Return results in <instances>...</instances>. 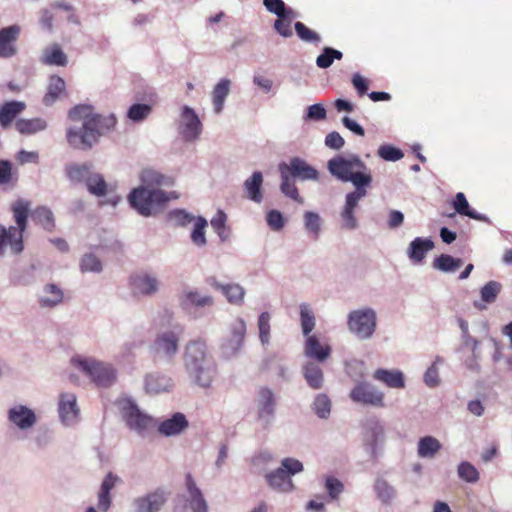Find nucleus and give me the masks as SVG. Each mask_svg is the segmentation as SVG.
Instances as JSON below:
<instances>
[{
  "instance_id": "39448f33",
  "label": "nucleus",
  "mask_w": 512,
  "mask_h": 512,
  "mask_svg": "<svg viewBox=\"0 0 512 512\" xmlns=\"http://www.w3.org/2000/svg\"><path fill=\"white\" fill-rule=\"evenodd\" d=\"M116 405L127 428L140 437H145L156 426V420L142 411L133 397L122 396Z\"/></svg>"
},
{
  "instance_id": "c9c22d12",
  "label": "nucleus",
  "mask_w": 512,
  "mask_h": 512,
  "mask_svg": "<svg viewBox=\"0 0 512 512\" xmlns=\"http://www.w3.org/2000/svg\"><path fill=\"white\" fill-rule=\"evenodd\" d=\"M26 108L22 101H8L0 105V125L3 128L10 126L12 121L21 114Z\"/></svg>"
},
{
  "instance_id": "13d9d810",
  "label": "nucleus",
  "mask_w": 512,
  "mask_h": 512,
  "mask_svg": "<svg viewBox=\"0 0 512 512\" xmlns=\"http://www.w3.org/2000/svg\"><path fill=\"white\" fill-rule=\"evenodd\" d=\"M457 474L461 480L470 484L476 483L480 478L477 468L468 461H462L459 463L457 467Z\"/></svg>"
},
{
  "instance_id": "0e129e2a",
  "label": "nucleus",
  "mask_w": 512,
  "mask_h": 512,
  "mask_svg": "<svg viewBox=\"0 0 512 512\" xmlns=\"http://www.w3.org/2000/svg\"><path fill=\"white\" fill-rule=\"evenodd\" d=\"M263 5L270 12L280 19H286L292 13L282 0H263Z\"/></svg>"
},
{
  "instance_id": "ea45409f",
  "label": "nucleus",
  "mask_w": 512,
  "mask_h": 512,
  "mask_svg": "<svg viewBox=\"0 0 512 512\" xmlns=\"http://www.w3.org/2000/svg\"><path fill=\"white\" fill-rule=\"evenodd\" d=\"M65 87L66 84L62 77L58 75H52L49 78L47 92L43 97L44 105H53L59 99L60 95L65 91Z\"/></svg>"
},
{
  "instance_id": "4be33fe9",
  "label": "nucleus",
  "mask_w": 512,
  "mask_h": 512,
  "mask_svg": "<svg viewBox=\"0 0 512 512\" xmlns=\"http://www.w3.org/2000/svg\"><path fill=\"white\" fill-rule=\"evenodd\" d=\"M189 379L201 388H209L216 375L215 361L185 369Z\"/></svg>"
},
{
  "instance_id": "a19ab883",
  "label": "nucleus",
  "mask_w": 512,
  "mask_h": 512,
  "mask_svg": "<svg viewBox=\"0 0 512 512\" xmlns=\"http://www.w3.org/2000/svg\"><path fill=\"white\" fill-rule=\"evenodd\" d=\"M15 127L21 134L32 135L44 131L47 128V122L43 118H20L16 120Z\"/></svg>"
},
{
  "instance_id": "774afa93",
  "label": "nucleus",
  "mask_w": 512,
  "mask_h": 512,
  "mask_svg": "<svg viewBox=\"0 0 512 512\" xmlns=\"http://www.w3.org/2000/svg\"><path fill=\"white\" fill-rule=\"evenodd\" d=\"M295 31L297 36L304 42L319 43L321 38L318 33L306 27L302 22H296Z\"/></svg>"
},
{
  "instance_id": "5fc2aeb1",
  "label": "nucleus",
  "mask_w": 512,
  "mask_h": 512,
  "mask_svg": "<svg viewBox=\"0 0 512 512\" xmlns=\"http://www.w3.org/2000/svg\"><path fill=\"white\" fill-rule=\"evenodd\" d=\"M32 218L47 231H51L55 227L53 212L45 206L36 208L32 213Z\"/></svg>"
},
{
  "instance_id": "a18cd8bd",
  "label": "nucleus",
  "mask_w": 512,
  "mask_h": 512,
  "mask_svg": "<svg viewBox=\"0 0 512 512\" xmlns=\"http://www.w3.org/2000/svg\"><path fill=\"white\" fill-rule=\"evenodd\" d=\"M463 264L460 258L448 254H441L433 260V268L444 273H453Z\"/></svg>"
},
{
  "instance_id": "7ed1b4c3",
  "label": "nucleus",
  "mask_w": 512,
  "mask_h": 512,
  "mask_svg": "<svg viewBox=\"0 0 512 512\" xmlns=\"http://www.w3.org/2000/svg\"><path fill=\"white\" fill-rule=\"evenodd\" d=\"M29 210L30 202L24 199H18L11 205L16 226L0 224V256H4L7 250L13 255L23 251V233L27 228Z\"/></svg>"
},
{
  "instance_id": "6e6d98bb",
  "label": "nucleus",
  "mask_w": 512,
  "mask_h": 512,
  "mask_svg": "<svg viewBox=\"0 0 512 512\" xmlns=\"http://www.w3.org/2000/svg\"><path fill=\"white\" fill-rule=\"evenodd\" d=\"M207 225V220L202 216H198L194 222V227L191 232L190 238L192 243L197 247H204L207 244V239L205 235V229Z\"/></svg>"
},
{
  "instance_id": "b1692460",
  "label": "nucleus",
  "mask_w": 512,
  "mask_h": 512,
  "mask_svg": "<svg viewBox=\"0 0 512 512\" xmlns=\"http://www.w3.org/2000/svg\"><path fill=\"white\" fill-rule=\"evenodd\" d=\"M37 301L42 309H54L63 303L64 291L55 283H47L38 293Z\"/></svg>"
},
{
  "instance_id": "de8ad7c7",
  "label": "nucleus",
  "mask_w": 512,
  "mask_h": 512,
  "mask_svg": "<svg viewBox=\"0 0 512 512\" xmlns=\"http://www.w3.org/2000/svg\"><path fill=\"white\" fill-rule=\"evenodd\" d=\"M117 119L114 114L101 115L94 113L93 128L99 133V139L107 132L113 130L116 126Z\"/></svg>"
},
{
  "instance_id": "7c9ffc66",
  "label": "nucleus",
  "mask_w": 512,
  "mask_h": 512,
  "mask_svg": "<svg viewBox=\"0 0 512 512\" xmlns=\"http://www.w3.org/2000/svg\"><path fill=\"white\" fill-rule=\"evenodd\" d=\"M208 283L222 292V294L226 297L227 301L234 305H241L243 303V299L245 296V289L243 286L237 283H227L222 284L218 282L215 278H210Z\"/></svg>"
},
{
  "instance_id": "423d86ee",
  "label": "nucleus",
  "mask_w": 512,
  "mask_h": 512,
  "mask_svg": "<svg viewBox=\"0 0 512 512\" xmlns=\"http://www.w3.org/2000/svg\"><path fill=\"white\" fill-rule=\"evenodd\" d=\"M304 470L303 463L296 458L286 457L280 462V466L267 473L265 479L269 487L279 493H290L294 491L292 476Z\"/></svg>"
},
{
  "instance_id": "864d4df0",
  "label": "nucleus",
  "mask_w": 512,
  "mask_h": 512,
  "mask_svg": "<svg viewBox=\"0 0 512 512\" xmlns=\"http://www.w3.org/2000/svg\"><path fill=\"white\" fill-rule=\"evenodd\" d=\"M279 173L281 177L280 191L282 194L298 203H303V198L300 196L293 179L288 177L284 171H279Z\"/></svg>"
},
{
  "instance_id": "4d7b16f0",
  "label": "nucleus",
  "mask_w": 512,
  "mask_h": 512,
  "mask_svg": "<svg viewBox=\"0 0 512 512\" xmlns=\"http://www.w3.org/2000/svg\"><path fill=\"white\" fill-rule=\"evenodd\" d=\"M343 53L332 47H324L322 53L316 58V65L321 69L329 68L334 60H341Z\"/></svg>"
},
{
  "instance_id": "393cba45",
  "label": "nucleus",
  "mask_w": 512,
  "mask_h": 512,
  "mask_svg": "<svg viewBox=\"0 0 512 512\" xmlns=\"http://www.w3.org/2000/svg\"><path fill=\"white\" fill-rule=\"evenodd\" d=\"M173 387L172 378L164 374L153 372L144 378V390L149 395L170 392Z\"/></svg>"
},
{
  "instance_id": "20e7f679",
  "label": "nucleus",
  "mask_w": 512,
  "mask_h": 512,
  "mask_svg": "<svg viewBox=\"0 0 512 512\" xmlns=\"http://www.w3.org/2000/svg\"><path fill=\"white\" fill-rule=\"evenodd\" d=\"M71 364L98 387L108 388L117 381L118 371L111 363L94 357L75 355L71 358Z\"/></svg>"
},
{
  "instance_id": "4c0bfd02",
  "label": "nucleus",
  "mask_w": 512,
  "mask_h": 512,
  "mask_svg": "<svg viewBox=\"0 0 512 512\" xmlns=\"http://www.w3.org/2000/svg\"><path fill=\"white\" fill-rule=\"evenodd\" d=\"M85 185L88 192L96 197L107 196L112 191V187L105 181L104 176L95 171L91 173Z\"/></svg>"
},
{
  "instance_id": "09e8293b",
  "label": "nucleus",
  "mask_w": 512,
  "mask_h": 512,
  "mask_svg": "<svg viewBox=\"0 0 512 512\" xmlns=\"http://www.w3.org/2000/svg\"><path fill=\"white\" fill-rule=\"evenodd\" d=\"M53 431L49 428L38 429L30 439V446L33 450L46 449L53 441Z\"/></svg>"
},
{
  "instance_id": "ddd939ff",
  "label": "nucleus",
  "mask_w": 512,
  "mask_h": 512,
  "mask_svg": "<svg viewBox=\"0 0 512 512\" xmlns=\"http://www.w3.org/2000/svg\"><path fill=\"white\" fill-rule=\"evenodd\" d=\"M186 488L188 495L178 496L174 512H208L206 500L190 474L186 476Z\"/></svg>"
},
{
  "instance_id": "aec40b11",
  "label": "nucleus",
  "mask_w": 512,
  "mask_h": 512,
  "mask_svg": "<svg viewBox=\"0 0 512 512\" xmlns=\"http://www.w3.org/2000/svg\"><path fill=\"white\" fill-rule=\"evenodd\" d=\"M168 499V493L163 488H157L133 500L134 512H159Z\"/></svg>"
},
{
  "instance_id": "5701e85b",
  "label": "nucleus",
  "mask_w": 512,
  "mask_h": 512,
  "mask_svg": "<svg viewBox=\"0 0 512 512\" xmlns=\"http://www.w3.org/2000/svg\"><path fill=\"white\" fill-rule=\"evenodd\" d=\"M21 33V27L13 24L0 29V58L8 59L16 55V41Z\"/></svg>"
},
{
  "instance_id": "c85d7f7f",
  "label": "nucleus",
  "mask_w": 512,
  "mask_h": 512,
  "mask_svg": "<svg viewBox=\"0 0 512 512\" xmlns=\"http://www.w3.org/2000/svg\"><path fill=\"white\" fill-rule=\"evenodd\" d=\"M303 354L306 358L316 360L318 363L326 361L331 354L329 345H321L319 339L315 335L306 337Z\"/></svg>"
},
{
  "instance_id": "a878e982",
  "label": "nucleus",
  "mask_w": 512,
  "mask_h": 512,
  "mask_svg": "<svg viewBox=\"0 0 512 512\" xmlns=\"http://www.w3.org/2000/svg\"><path fill=\"white\" fill-rule=\"evenodd\" d=\"M189 426L186 416L181 412L174 413L170 418L163 420L157 426L158 432L166 437L178 436Z\"/></svg>"
},
{
  "instance_id": "58836bf2",
  "label": "nucleus",
  "mask_w": 512,
  "mask_h": 512,
  "mask_svg": "<svg viewBox=\"0 0 512 512\" xmlns=\"http://www.w3.org/2000/svg\"><path fill=\"white\" fill-rule=\"evenodd\" d=\"M231 81L227 78H222L214 86L212 91V102L215 114H220L223 111L224 103L230 92Z\"/></svg>"
},
{
  "instance_id": "603ef678",
  "label": "nucleus",
  "mask_w": 512,
  "mask_h": 512,
  "mask_svg": "<svg viewBox=\"0 0 512 512\" xmlns=\"http://www.w3.org/2000/svg\"><path fill=\"white\" fill-rule=\"evenodd\" d=\"M331 400L327 394L319 393L314 397L311 408L320 419H328L331 413Z\"/></svg>"
},
{
  "instance_id": "37998d69",
  "label": "nucleus",
  "mask_w": 512,
  "mask_h": 512,
  "mask_svg": "<svg viewBox=\"0 0 512 512\" xmlns=\"http://www.w3.org/2000/svg\"><path fill=\"white\" fill-rule=\"evenodd\" d=\"M303 225L305 231L314 239H318L323 225V219L314 211H305L303 214Z\"/></svg>"
},
{
  "instance_id": "49530a36",
  "label": "nucleus",
  "mask_w": 512,
  "mask_h": 512,
  "mask_svg": "<svg viewBox=\"0 0 512 512\" xmlns=\"http://www.w3.org/2000/svg\"><path fill=\"white\" fill-rule=\"evenodd\" d=\"M300 310V323L301 329L304 336H310L316 325V318L310 305L307 303H301L299 305Z\"/></svg>"
},
{
  "instance_id": "f8f14e48",
  "label": "nucleus",
  "mask_w": 512,
  "mask_h": 512,
  "mask_svg": "<svg viewBox=\"0 0 512 512\" xmlns=\"http://www.w3.org/2000/svg\"><path fill=\"white\" fill-rule=\"evenodd\" d=\"M352 402L363 406L382 408L385 406V394L374 384L366 380H358L349 392Z\"/></svg>"
},
{
  "instance_id": "72a5a7b5",
  "label": "nucleus",
  "mask_w": 512,
  "mask_h": 512,
  "mask_svg": "<svg viewBox=\"0 0 512 512\" xmlns=\"http://www.w3.org/2000/svg\"><path fill=\"white\" fill-rule=\"evenodd\" d=\"M214 300L208 294L200 293L198 290H189L182 294L180 298V305L186 311H191L192 308H202L212 306Z\"/></svg>"
},
{
  "instance_id": "dca6fc26",
  "label": "nucleus",
  "mask_w": 512,
  "mask_h": 512,
  "mask_svg": "<svg viewBox=\"0 0 512 512\" xmlns=\"http://www.w3.org/2000/svg\"><path fill=\"white\" fill-rule=\"evenodd\" d=\"M278 170L284 171L285 174L292 179H299L301 181H317L319 178L317 169L300 157H292L289 163H280Z\"/></svg>"
},
{
  "instance_id": "680f3d73",
  "label": "nucleus",
  "mask_w": 512,
  "mask_h": 512,
  "mask_svg": "<svg viewBox=\"0 0 512 512\" xmlns=\"http://www.w3.org/2000/svg\"><path fill=\"white\" fill-rule=\"evenodd\" d=\"M80 269L83 273H100L103 270L102 262L93 253H86L80 260Z\"/></svg>"
},
{
  "instance_id": "338daca9",
  "label": "nucleus",
  "mask_w": 512,
  "mask_h": 512,
  "mask_svg": "<svg viewBox=\"0 0 512 512\" xmlns=\"http://www.w3.org/2000/svg\"><path fill=\"white\" fill-rule=\"evenodd\" d=\"M378 156L385 161L396 162L404 157L401 149L390 144L381 145L378 148Z\"/></svg>"
},
{
  "instance_id": "0eeeda50",
  "label": "nucleus",
  "mask_w": 512,
  "mask_h": 512,
  "mask_svg": "<svg viewBox=\"0 0 512 512\" xmlns=\"http://www.w3.org/2000/svg\"><path fill=\"white\" fill-rule=\"evenodd\" d=\"M347 328L358 340L371 339L377 328V312L364 306L352 310L347 315Z\"/></svg>"
},
{
  "instance_id": "2f4dec72",
  "label": "nucleus",
  "mask_w": 512,
  "mask_h": 512,
  "mask_svg": "<svg viewBox=\"0 0 512 512\" xmlns=\"http://www.w3.org/2000/svg\"><path fill=\"white\" fill-rule=\"evenodd\" d=\"M263 174L261 171H254L250 177L243 182V190L248 200L260 204L263 201Z\"/></svg>"
},
{
  "instance_id": "cd10ccee",
  "label": "nucleus",
  "mask_w": 512,
  "mask_h": 512,
  "mask_svg": "<svg viewBox=\"0 0 512 512\" xmlns=\"http://www.w3.org/2000/svg\"><path fill=\"white\" fill-rule=\"evenodd\" d=\"M375 381H378L391 389H404L406 380L404 373L399 369L378 368L372 375Z\"/></svg>"
},
{
  "instance_id": "c03bdc74",
  "label": "nucleus",
  "mask_w": 512,
  "mask_h": 512,
  "mask_svg": "<svg viewBox=\"0 0 512 512\" xmlns=\"http://www.w3.org/2000/svg\"><path fill=\"white\" fill-rule=\"evenodd\" d=\"M94 111L91 105L79 104L72 107L68 111V119L71 123H85L90 122L93 124Z\"/></svg>"
},
{
  "instance_id": "473e14b6",
  "label": "nucleus",
  "mask_w": 512,
  "mask_h": 512,
  "mask_svg": "<svg viewBox=\"0 0 512 512\" xmlns=\"http://www.w3.org/2000/svg\"><path fill=\"white\" fill-rule=\"evenodd\" d=\"M301 372L309 388L320 390L324 387V373L318 363L307 361L302 365Z\"/></svg>"
},
{
  "instance_id": "412c9836",
  "label": "nucleus",
  "mask_w": 512,
  "mask_h": 512,
  "mask_svg": "<svg viewBox=\"0 0 512 512\" xmlns=\"http://www.w3.org/2000/svg\"><path fill=\"white\" fill-rule=\"evenodd\" d=\"M179 338L173 331H165L160 333L153 345L154 354L160 358L172 360L178 352Z\"/></svg>"
},
{
  "instance_id": "e433bc0d",
  "label": "nucleus",
  "mask_w": 512,
  "mask_h": 512,
  "mask_svg": "<svg viewBox=\"0 0 512 512\" xmlns=\"http://www.w3.org/2000/svg\"><path fill=\"white\" fill-rule=\"evenodd\" d=\"M66 176L68 180L73 184H80L87 182V179L90 177L93 172V166L91 163H71L68 164L65 168Z\"/></svg>"
},
{
  "instance_id": "1a4fd4ad",
  "label": "nucleus",
  "mask_w": 512,
  "mask_h": 512,
  "mask_svg": "<svg viewBox=\"0 0 512 512\" xmlns=\"http://www.w3.org/2000/svg\"><path fill=\"white\" fill-rule=\"evenodd\" d=\"M65 137L72 149L80 151L91 150L99 142V133L90 122L70 123L66 127Z\"/></svg>"
},
{
  "instance_id": "6ab92c4d",
  "label": "nucleus",
  "mask_w": 512,
  "mask_h": 512,
  "mask_svg": "<svg viewBox=\"0 0 512 512\" xmlns=\"http://www.w3.org/2000/svg\"><path fill=\"white\" fill-rule=\"evenodd\" d=\"M385 438L384 425L378 419H371L366 424L364 445L371 458H377Z\"/></svg>"
},
{
  "instance_id": "8fccbe9b",
  "label": "nucleus",
  "mask_w": 512,
  "mask_h": 512,
  "mask_svg": "<svg viewBox=\"0 0 512 512\" xmlns=\"http://www.w3.org/2000/svg\"><path fill=\"white\" fill-rule=\"evenodd\" d=\"M444 363L441 356H436L433 363L427 368L423 375V382L429 388H436L440 385L439 367Z\"/></svg>"
},
{
  "instance_id": "6e6552de",
  "label": "nucleus",
  "mask_w": 512,
  "mask_h": 512,
  "mask_svg": "<svg viewBox=\"0 0 512 512\" xmlns=\"http://www.w3.org/2000/svg\"><path fill=\"white\" fill-rule=\"evenodd\" d=\"M247 325L243 318H235L228 326L220 344V354L225 360L237 358L244 347Z\"/></svg>"
},
{
  "instance_id": "79ce46f5",
  "label": "nucleus",
  "mask_w": 512,
  "mask_h": 512,
  "mask_svg": "<svg viewBox=\"0 0 512 512\" xmlns=\"http://www.w3.org/2000/svg\"><path fill=\"white\" fill-rule=\"evenodd\" d=\"M441 443L433 436H425L419 439L417 453L421 458H433L441 449Z\"/></svg>"
},
{
  "instance_id": "f704fd0d",
  "label": "nucleus",
  "mask_w": 512,
  "mask_h": 512,
  "mask_svg": "<svg viewBox=\"0 0 512 512\" xmlns=\"http://www.w3.org/2000/svg\"><path fill=\"white\" fill-rule=\"evenodd\" d=\"M40 61L48 66L64 67L68 63V57L60 45L54 43L43 49Z\"/></svg>"
},
{
  "instance_id": "bb28decb",
  "label": "nucleus",
  "mask_w": 512,
  "mask_h": 512,
  "mask_svg": "<svg viewBox=\"0 0 512 512\" xmlns=\"http://www.w3.org/2000/svg\"><path fill=\"white\" fill-rule=\"evenodd\" d=\"M121 479L112 472H109L103 479L97 494V508L100 512H108L111 504V490L119 483Z\"/></svg>"
},
{
  "instance_id": "9d476101",
  "label": "nucleus",
  "mask_w": 512,
  "mask_h": 512,
  "mask_svg": "<svg viewBox=\"0 0 512 512\" xmlns=\"http://www.w3.org/2000/svg\"><path fill=\"white\" fill-rule=\"evenodd\" d=\"M256 420L262 429L268 430L276 416L277 397L269 387H260L255 400Z\"/></svg>"
},
{
  "instance_id": "bf43d9fd",
  "label": "nucleus",
  "mask_w": 512,
  "mask_h": 512,
  "mask_svg": "<svg viewBox=\"0 0 512 512\" xmlns=\"http://www.w3.org/2000/svg\"><path fill=\"white\" fill-rule=\"evenodd\" d=\"M196 218L184 209H174L168 213V220L176 227H186L195 222Z\"/></svg>"
},
{
  "instance_id": "e2e57ef3",
  "label": "nucleus",
  "mask_w": 512,
  "mask_h": 512,
  "mask_svg": "<svg viewBox=\"0 0 512 512\" xmlns=\"http://www.w3.org/2000/svg\"><path fill=\"white\" fill-rule=\"evenodd\" d=\"M501 284L497 281L487 282L480 290L481 301L484 303H493L501 291Z\"/></svg>"
},
{
  "instance_id": "f03ea898",
  "label": "nucleus",
  "mask_w": 512,
  "mask_h": 512,
  "mask_svg": "<svg viewBox=\"0 0 512 512\" xmlns=\"http://www.w3.org/2000/svg\"><path fill=\"white\" fill-rule=\"evenodd\" d=\"M140 179L142 186L134 188L128 195L130 206L138 214L150 217L160 212L165 204L178 196L175 192H166L161 189L149 188L153 186H171L172 179L154 169H144Z\"/></svg>"
},
{
  "instance_id": "a211bd4d",
  "label": "nucleus",
  "mask_w": 512,
  "mask_h": 512,
  "mask_svg": "<svg viewBox=\"0 0 512 512\" xmlns=\"http://www.w3.org/2000/svg\"><path fill=\"white\" fill-rule=\"evenodd\" d=\"M183 361L184 367L187 369L196 365L214 361V359L208 351L206 342L201 339H196L191 340L186 344Z\"/></svg>"
},
{
  "instance_id": "3c124183",
  "label": "nucleus",
  "mask_w": 512,
  "mask_h": 512,
  "mask_svg": "<svg viewBox=\"0 0 512 512\" xmlns=\"http://www.w3.org/2000/svg\"><path fill=\"white\" fill-rule=\"evenodd\" d=\"M373 489L377 498L383 504L391 503L396 496V490L394 489V487L391 484H389L386 480L381 478L375 481Z\"/></svg>"
},
{
  "instance_id": "f257e3e1",
  "label": "nucleus",
  "mask_w": 512,
  "mask_h": 512,
  "mask_svg": "<svg viewBox=\"0 0 512 512\" xmlns=\"http://www.w3.org/2000/svg\"><path fill=\"white\" fill-rule=\"evenodd\" d=\"M327 170L337 180L352 183L354 190L345 195L340 211L341 229L353 231L359 227L356 210L368 195L373 177L370 168L357 154L336 155L327 162Z\"/></svg>"
},
{
  "instance_id": "c756f323",
  "label": "nucleus",
  "mask_w": 512,
  "mask_h": 512,
  "mask_svg": "<svg viewBox=\"0 0 512 512\" xmlns=\"http://www.w3.org/2000/svg\"><path fill=\"white\" fill-rule=\"evenodd\" d=\"M434 248L430 238L416 237L407 248V256L413 264H422L426 254Z\"/></svg>"
},
{
  "instance_id": "f3484780",
  "label": "nucleus",
  "mask_w": 512,
  "mask_h": 512,
  "mask_svg": "<svg viewBox=\"0 0 512 512\" xmlns=\"http://www.w3.org/2000/svg\"><path fill=\"white\" fill-rule=\"evenodd\" d=\"M58 414L61 423L66 427L76 425L80 420V409L77 397L70 392L61 393L58 402Z\"/></svg>"
},
{
  "instance_id": "052dcab7",
  "label": "nucleus",
  "mask_w": 512,
  "mask_h": 512,
  "mask_svg": "<svg viewBox=\"0 0 512 512\" xmlns=\"http://www.w3.org/2000/svg\"><path fill=\"white\" fill-rule=\"evenodd\" d=\"M270 320L271 315L269 312H262L258 317L259 340L263 346H267L270 343Z\"/></svg>"
},
{
  "instance_id": "2eb2a0df",
  "label": "nucleus",
  "mask_w": 512,
  "mask_h": 512,
  "mask_svg": "<svg viewBox=\"0 0 512 512\" xmlns=\"http://www.w3.org/2000/svg\"><path fill=\"white\" fill-rule=\"evenodd\" d=\"M129 285L133 294L149 297L159 292L161 281L154 272L142 270L130 276Z\"/></svg>"
},
{
  "instance_id": "9b49d317",
  "label": "nucleus",
  "mask_w": 512,
  "mask_h": 512,
  "mask_svg": "<svg viewBox=\"0 0 512 512\" xmlns=\"http://www.w3.org/2000/svg\"><path fill=\"white\" fill-rule=\"evenodd\" d=\"M177 132L180 138L187 143H194L200 138L203 124L192 107L188 105L181 107L177 120Z\"/></svg>"
},
{
  "instance_id": "69168bd1",
  "label": "nucleus",
  "mask_w": 512,
  "mask_h": 512,
  "mask_svg": "<svg viewBox=\"0 0 512 512\" xmlns=\"http://www.w3.org/2000/svg\"><path fill=\"white\" fill-rule=\"evenodd\" d=\"M152 107L144 103H135L127 111V117L133 122H141L151 113Z\"/></svg>"
},
{
  "instance_id": "4468645a",
  "label": "nucleus",
  "mask_w": 512,
  "mask_h": 512,
  "mask_svg": "<svg viewBox=\"0 0 512 512\" xmlns=\"http://www.w3.org/2000/svg\"><path fill=\"white\" fill-rule=\"evenodd\" d=\"M6 418L12 428L24 433L33 429L38 422L35 410L22 403L10 406L6 412Z\"/></svg>"
}]
</instances>
